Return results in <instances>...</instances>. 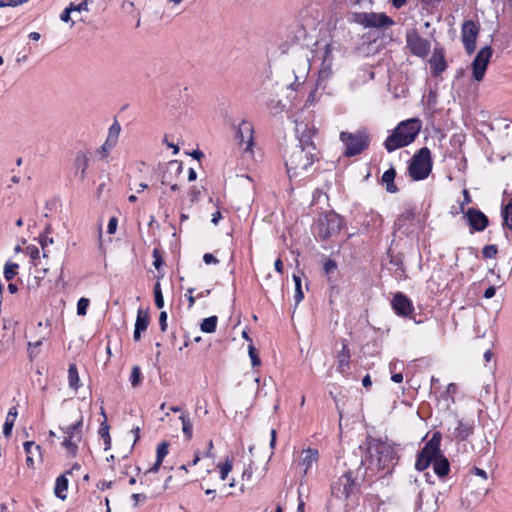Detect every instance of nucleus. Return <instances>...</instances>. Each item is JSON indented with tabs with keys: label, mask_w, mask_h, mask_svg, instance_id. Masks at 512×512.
Masks as SVG:
<instances>
[{
	"label": "nucleus",
	"mask_w": 512,
	"mask_h": 512,
	"mask_svg": "<svg viewBox=\"0 0 512 512\" xmlns=\"http://www.w3.org/2000/svg\"><path fill=\"white\" fill-rule=\"evenodd\" d=\"M392 308L396 315L412 319L416 324L421 323V320H416L414 316V305L412 301L402 292H396L391 301Z\"/></svg>",
	"instance_id": "9d476101"
},
{
	"label": "nucleus",
	"mask_w": 512,
	"mask_h": 512,
	"mask_svg": "<svg viewBox=\"0 0 512 512\" xmlns=\"http://www.w3.org/2000/svg\"><path fill=\"white\" fill-rule=\"evenodd\" d=\"M149 315L147 311H143L141 309L138 310L135 329L133 333V338L135 341H139L141 338V333L144 332L149 325Z\"/></svg>",
	"instance_id": "412c9836"
},
{
	"label": "nucleus",
	"mask_w": 512,
	"mask_h": 512,
	"mask_svg": "<svg viewBox=\"0 0 512 512\" xmlns=\"http://www.w3.org/2000/svg\"><path fill=\"white\" fill-rule=\"evenodd\" d=\"M68 489V479L65 474H62L56 478L54 494L57 498L65 500L67 498L66 491Z\"/></svg>",
	"instance_id": "bb28decb"
},
{
	"label": "nucleus",
	"mask_w": 512,
	"mask_h": 512,
	"mask_svg": "<svg viewBox=\"0 0 512 512\" xmlns=\"http://www.w3.org/2000/svg\"><path fill=\"white\" fill-rule=\"evenodd\" d=\"M183 171V164L177 160H171L165 164L161 171V183L163 185L171 184L177 179Z\"/></svg>",
	"instance_id": "2eb2a0df"
},
{
	"label": "nucleus",
	"mask_w": 512,
	"mask_h": 512,
	"mask_svg": "<svg viewBox=\"0 0 512 512\" xmlns=\"http://www.w3.org/2000/svg\"><path fill=\"white\" fill-rule=\"evenodd\" d=\"M332 50H333L332 44L329 43L325 46V52H324V56H323V60H322L323 64H327V63L332 64V60H333L332 55H331Z\"/></svg>",
	"instance_id": "6e6d98bb"
},
{
	"label": "nucleus",
	"mask_w": 512,
	"mask_h": 512,
	"mask_svg": "<svg viewBox=\"0 0 512 512\" xmlns=\"http://www.w3.org/2000/svg\"><path fill=\"white\" fill-rule=\"evenodd\" d=\"M152 257L154 259L153 261V265L154 267L159 270L163 264H164V260L162 258V255H161V252L159 251V249L155 248L152 252Z\"/></svg>",
	"instance_id": "8fccbe9b"
},
{
	"label": "nucleus",
	"mask_w": 512,
	"mask_h": 512,
	"mask_svg": "<svg viewBox=\"0 0 512 512\" xmlns=\"http://www.w3.org/2000/svg\"><path fill=\"white\" fill-rule=\"evenodd\" d=\"M154 292V300L155 305L158 309H162L164 307V298L161 290V285L159 282H156L153 288Z\"/></svg>",
	"instance_id": "ea45409f"
},
{
	"label": "nucleus",
	"mask_w": 512,
	"mask_h": 512,
	"mask_svg": "<svg viewBox=\"0 0 512 512\" xmlns=\"http://www.w3.org/2000/svg\"><path fill=\"white\" fill-rule=\"evenodd\" d=\"M433 168L431 151L427 147L419 149L411 158L408 166V174L414 181L426 179Z\"/></svg>",
	"instance_id": "423d86ee"
},
{
	"label": "nucleus",
	"mask_w": 512,
	"mask_h": 512,
	"mask_svg": "<svg viewBox=\"0 0 512 512\" xmlns=\"http://www.w3.org/2000/svg\"><path fill=\"white\" fill-rule=\"evenodd\" d=\"M497 253L498 247L495 244L486 245L482 249V255L485 259H492L497 255Z\"/></svg>",
	"instance_id": "a18cd8bd"
},
{
	"label": "nucleus",
	"mask_w": 512,
	"mask_h": 512,
	"mask_svg": "<svg viewBox=\"0 0 512 512\" xmlns=\"http://www.w3.org/2000/svg\"><path fill=\"white\" fill-rule=\"evenodd\" d=\"M17 415H18L17 407L16 406L11 407L6 415L5 423L3 426V434L5 437H9L11 435Z\"/></svg>",
	"instance_id": "c85d7f7f"
},
{
	"label": "nucleus",
	"mask_w": 512,
	"mask_h": 512,
	"mask_svg": "<svg viewBox=\"0 0 512 512\" xmlns=\"http://www.w3.org/2000/svg\"><path fill=\"white\" fill-rule=\"evenodd\" d=\"M369 466L362 473V478L372 477L377 472L391 473L397 462V451L394 444L379 438L368 440Z\"/></svg>",
	"instance_id": "f257e3e1"
},
{
	"label": "nucleus",
	"mask_w": 512,
	"mask_h": 512,
	"mask_svg": "<svg viewBox=\"0 0 512 512\" xmlns=\"http://www.w3.org/2000/svg\"><path fill=\"white\" fill-rule=\"evenodd\" d=\"M433 470L440 478L448 475L450 471V464L448 459L440 452L432 461Z\"/></svg>",
	"instance_id": "5701e85b"
},
{
	"label": "nucleus",
	"mask_w": 512,
	"mask_h": 512,
	"mask_svg": "<svg viewBox=\"0 0 512 512\" xmlns=\"http://www.w3.org/2000/svg\"><path fill=\"white\" fill-rule=\"evenodd\" d=\"M345 149L343 154L346 157H353L368 149L371 136L366 129H359L356 132L342 131L339 136Z\"/></svg>",
	"instance_id": "39448f33"
},
{
	"label": "nucleus",
	"mask_w": 512,
	"mask_h": 512,
	"mask_svg": "<svg viewBox=\"0 0 512 512\" xmlns=\"http://www.w3.org/2000/svg\"><path fill=\"white\" fill-rule=\"evenodd\" d=\"M343 226L344 222L341 216L335 212H328L318 218L315 230L320 239L326 240L339 233Z\"/></svg>",
	"instance_id": "0eeeda50"
},
{
	"label": "nucleus",
	"mask_w": 512,
	"mask_h": 512,
	"mask_svg": "<svg viewBox=\"0 0 512 512\" xmlns=\"http://www.w3.org/2000/svg\"><path fill=\"white\" fill-rule=\"evenodd\" d=\"M79 442L80 441H77L76 438H72V436H66L64 438L62 445L66 448V450L72 457H75L78 451Z\"/></svg>",
	"instance_id": "72a5a7b5"
},
{
	"label": "nucleus",
	"mask_w": 512,
	"mask_h": 512,
	"mask_svg": "<svg viewBox=\"0 0 512 512\" xmlns=\"http://www.w3.org/2000/svg\"><path fill=\"white\" fill-rule=\"evenodd\" d=\"M353 21L364 27H369V13L367 12H359L353 13Z\"/></svg>",
	"instance_id": "c03bdc74"
},
{
	"label": "nucleus",
	"mask_w": 512,
	"mask_h": 512,
	"mask_svg": "<svg viewBox=\"0 0 512 512\" xmlns=\"http://www.w3.org/2000/svg\"><path fill=\"white\" fill-rule=\"evenodd\" d=\"M26 250L31 259L35 260L39 257L40 251L36 246H28Z\"/></svg>",
	"instance_id": "0e129e2a"
},
{
	"label": "nucleus",
	"mask_w": 512,
	"mask_h": 512,
	"mask_svg": "<svg viewBox=\"0 0 512 512\" xmlns=\"http://www.w3.org/2000/svg\"><path fill=\"white\" fill-rule=\"evenodd\" d=\"M218 467L220 468L221 480H225L233 468L232 460L227 458L225 460V462L222 464H219Z\"/></svg>",
	"instance_id": "79ce46f5"
},
{
	"label": "nucleus",
	"mask_w": 512,
	"mask_h": 512,
	"mask_svg": "<svg viewBox=\"0 0 512 512\" xmlns=\"http://www.w3.org/2000/svg\"><path fill=\"white\" fill-rule=\"evenodd\" d=\"M248 353L251 358L252 366H259L261 364V360L258 356L256 348L252 344L248 346Z\"/></svg>",
	"instance_id": "de8ad7c7"
},
{
	"label": "nucleus",
	"mask_w": 512,
	"mask_h": 512,
	"mask_svg": "<svg viewBox=\"0 0 512 512\" xmlns=\"http://www.w3.org/2000/svg\"><path fill=\"white\" fill-rule=\"evenodd\" d=\"M390 263L396 267V270H400L402 273H404L405 267L400 257L392 256L390 259Z\"/></svg>",
	"instance_id": "052dcab7"
},
{
	"label": "nucleus",
	"mask_w": 512,
	"mask_h": 512,
	"mask_svg": "<svg viewBox=\"0 0 512 512\" xmlns=\"http://www.w3.org/2000/svg\"><path fill=\"white\" fill-rule=\"evenodd\" d=\"M203 261L206 264H217L219 260L211 253H205L203 256Z\"/></svg>",
	"instance_id": "774afa93"
},
{
	"label": "nucleus",
	"mask_w": 512,
	"mask_h": 512,
	"mask_svg": "<svg viewBox=\"0 0 512 512\" xmlns=\"http://www.w3.org/2000/svg\"><path fill=\"white\" fill-rule=\"evenodd\" d=\"M318 160V151L315 145H295L286 152L285 166L287 173L290 178L301 176Z\"/></svg>",
	"instance_id": "7ed1b4c3"
},
{
	"label": "nucleus",
	"mask_w": 512,
	"mask_h": 512,
	"mask_svg": "<svg viewBox=\"0 0 512 512\" xmlns=\"http://www.w3.org/2000/svg\"><path fill=\"white\" fill-rule=\"evenodd\" d=\"M71 11L70 9L68 8V6L63 10V12L60 14V19L61 21L65 22V23H69L71 22V27L74 26L75 24V21L71 20Z\"/></svg>",
	"instance_id": "13d9d810"
},
{
	"label": "nucleus",
	"mask_w": 512,
	"mask_h": 512,
	"mask_svg": "<svg viewBox=\"0 0 512 512\" xmlns=\"http://www.w3.org/2000/svg\"><path fill=\"white\" fill-rule=\"evenodd\" d=\"M32 448L40 453L41 447L39 445H35L33 441H27L24 443V450L27 455H33Z\"/></svg>",
	"instance_id": "bf43d9fd"
},
{
	"label": "nucleus",
	"mask_w": 512,
	"mask_h": 512,
	"mask_svg": "<svg viewBox=\"0 0 512 512\" xmlns=\"http://www.w3.org/2000/svg\"><path fill=\"white\" fill-rule=\"evenodd\" d=\"M101 415L104 417V421L100 425L99 435L103 438L105 444L104 449L108 450L111 447L110 426L107 423V417L103 408H101Z\"/></svg>",
	"instance_id": "c756f323"
},
{
	"label": "nucleus",
	"mask_w": 512,
	"mask_h": 512,
	"mask_svg": "<svg viewBox=\"0 0 512 512\" xmlns=\"http://www.w3.org/2000/svg\"><path fill=\"white\" fill-rule=\"evenodd\" d=\"M369 27L381 28L386 26H392L394 21L384 13H369Z\"/></svg>",
	"instance_id": "393cba45"
},
{
	"label": "nucleus",
	"mask_w": 512,
	"mask_h": 512,
	"mask_svg": "<svg viewBox=\"0 0 512 512\" xmlns=\"http://www.w3.org/2000/svg\"><path fill=\"white\" fill-rule=\"evenodd\" d=\"M406 46L412 55L425 58L430 52L431 44L416 29H411L406 33Z\"/></svg>",
	"instance_id": "1a4fd4ad"
},
{
	"label": "nucleus",
	"mask_w": 512,
	"mask_h": 512,
	"mask_svg": "<svg viewBox=\"0 0 512 512\" xmlns=\"http://www.w3.org/2000/svg\"><path fill=\"white\" fill-rule=\"evenodd\" d=\"M295 131L299 140V146L315 145L313 137L317 133V129L313 125L303 121L297 122Z\"/></svg>",
	"instance_id": "dca6fc26"
},
{
	"label": "nucleus",
	"mask_w": 512,
	"mask_h": 512,
	"mask_svg": "<svg viewBox=\"0 0 512 512\" xmlns=\"http://www.w3.org/2000/svg\"><path fill=\"white\" fill-rule=\"evenodd\" d=\"M68 382H69V387L74 389V390H77L79 388V382H80V378H79V374H78V369H77V366L76 364H70L69 365V368H68Z\"/></svg>",
	"instance_id": "2f4dec72"
},
{
	"label": "nucleus",
	"mask_w": 512,
	"mask_h": 512,
	"mask_svg": "<svg viewBox=\"0 0 512 512\" xmlns=\"http://www.w3.org/2000/svg\"><path fill=\"white\" fill-rule=\"evenodd\" d=\"M472 198L467 189L463 190V201L460 203V211L464 212V206L471 203Z\"/></svg>",
	"instance_id": "680f3d73"
},
{
	"label": "nucleus",
	"mask_w": 512,
	"mask_h": 512,
	"mask_svg": "<svg viewBox=\"0 0 512 512\" xmlns=\"http://www.w3.org/2000/svg\"><path fill=\"white\" fill-rule=\"evenodd\" d=\"M115 145V139L111 140V137H107L106 141L99 149V153L101 154L102 158H106Z\"/></svg>",
	"instance_id": "a19ab883"
},
{
	"label": "nucleus",
	"mask_w": 512,
	"mask_h": 512,
	"mask_svg": "<svg viewBox=\"0 0 512 512\" xmlns=\"http://www.w3.org/2000/svg\"><path fill=\"white\" fill-rule=\"evenodd\" d=\"M332 74V64H323L321 65V69L319 71V78L321 80L327 79Z\"/></svg>",
	"instance_id": "603ef678"
},
{
	"label": "nucleus",
	"mask_w": 512,
	"mask_h": 512,
	"mask_svg": "<svg viewBox=\"0 0 512 512\" xmlns=\"http://www.w3.org/2000/svg\"><path fill=\"white\" fill-rule=\"evenodd\" d=\"M19 265L11 261H7L4 266V278L11 281L18 274Z\"/></svg>",
	"instance_id": "c9c22d12"
},
{
	"label": "nucleus",
	"mask_w": 512,
	"mask_h": 512,
	"mask_svg": "<svg viewBox=\"0 0 512 512\" xmlns=\"http://www.w3.org/2000/svg\"><path fill=\"white\" fill-rule=\"evenodd\" d=\"M159 325L162 332L167 330V313L162 311L159 315Z\"/></svg>",
	"instance_id": "e2e57ef3"
},
{
	"label": "nucleus",
	"mask_w": 512,
	"mask_h": 512,
	"mask_svg": "<svg viewBox=\"0 0 512 512\" xmlns=\"http://www.w3.org/2000/svg\"><path fill=\"white\" fill-rule=\"evenodd\" d=\"M438 510L437 496L434 493H418L415 512H436Z\"/></svg>",
	"instance_id": "f3484780"
},
{
	"label": "nucleus",
	"mask_w": 512,
	"mask_h": 512,
	"mask_svg": "<svg viewBox=\"0 0 512 512\" xmlns=\"http://www.w3.org/2000/svg\"><path fill=\"white\" fill-rule=\"evenodd\" d=\"M395 177L396 170L393 166L382 174L381 182L385 185L386 191L389 193H397L399 191L398 187L394 183Z\"/></svg>",
	"instance_id": "a878e982"
},
{
	"label": "nucleus",
	"mask_w": 512,
	"mask_h": 512,
	"mask_svg": "<svg viewBox=\"0 0 512 512\" xmlns=\"http://www.w3.org/2000/svg\"><path fill=\"white\" fill-rule=\"evenodd\" d=\"M89 303H90L89 299L84 298V297H82V298H80L78 300V303H77V314L79 316L86 315Z\"/></svg>",
	"instance_id": "49530a36"
},
{
	"label": "nucleus",
	"mask_w": 512,
	"mask_h": 512,
	"mask_svg": "<svg viewBox=\"0 0 512 512\" xmlns=\"http://www.w3.org/2000/svg\"><path fill=\"white\" fill-rule=\"evenodd\" d=\"M440 444L441 434L435 432L417 455L415 468L418 471H424L429 467L433 459L440 453Z\"/></svg>",
	"instance_id": "6e6552de"
},
{
	"label": "nucleus",
	"mask_w": 512,
	"mask_h": 512,
	"mask_svg": "<svg viewBox=\"0 0 512 512\" xmlns=\"http://www.w3.org/2000/svg\"><path fill=\"white\" fill-rule=\"evenodd\" d=\"M130 383L132 387H137L142 382V372L139 366L134 365L131 370V374L129 377Z\"/></svg>",
	"instance_id": "58836bf2"
},
{
	"label": "nucleus",
	"mask_w": 512,
	"mask_h": 512,
	"mask_svg": "<svg viewBox=\"0 0 512 512\" xmlns=\"http://www.w3.org/2000/svg\"><path fill=\"white\" fill-rule=\"evenodd\" d=\"M350 350L348 348V345L346 341L342 342V349L339 351L337 355V370L344 374L349 369V363H350Z\"/></svg>",
	"instance_id": "4be33fe9"
},
{
	"label": "nucleus",
	"mask_w": 512,
	"mask_h": 512,
	"mask_svg": "<svg viewBox=\"0 0 512 512\" xmlns=\"http://www.w3.org/2000/svg\"><path fill=\"white\" fill-rule=\"evenodd\" d=\"M457 392V385L455 383H450L446 387L445 394L447 397L453 399L454 394Z\"/></svg>",
	"instance_id": "338daca9"
},
{
	"label": "nucleus",
	"mask_w": 512,
	"mask_h": 512,
	"mask_svg": "<svg viewBox=\"0 0 512 512\" xmlns=\"http://www.w3.org/2000/svg\"><path fill=\"white\" fill-rule=\"evenodd\" d=\"M252 474H253V471H252V468L251 466H249L248 468H246L243 473H242V483H241V486H240V490L241 492H244L245 491V481H249L252 477Z\"/></svg>",
	"instance_id": "5fc2aeb1"
},
{
	"label": "nucleus",
	"mask_w": 512,
	"mask_h": 512,
	"mask_svg": "<svg viewBox=\"0 0 512 512\" xmlns=\"http://www.w3.org/2000/svg\"><path fill=\"white\" fill-rule=\"evenodd\" d=\"M470 228V233L482 232L489 225L488 217L477 208H469L464 215Z\"/></svg>",
	"instance_id": "ddd939ff"
},
{
	"label": "nucleus",
	"mask_w": 512,
	"mask_h": 512,
	"mask_svg": "<svg viewBox=\"0 0 512 512\" xmlns=\"http://www.w3.org/2000/svg\"><path fill=\"white\" fill-rule=\"evenodd\" d=\"M89 166V158L85 152L79 151L74 159L75 174L79 176V179L83 181L87 175V169Z\"/></svg>",
	"instance_id": "aec40b11"
},
{
	"label": "nucleus",
	"mask_w": 512,
	"mask_h": 512,
	"mask_svg": "<svg viewBox=\"0 0 512 512\" xmlns=\"http://www.w3.org/2000/svg\"><path fill=\"white\" fill-rule=\"evenodd\" d=\"M503 225L512 230V197L503 210Z\"/></svg>",
	"instance_id": "e433bc0d"
},
{
	"label": "nucleus",
	"mask_w": 512,
	"mask_h": 512,
	"mask_svg": "<svg viewBox=\"0 0 512 512\" xmlns=\"http://www.w3.org/2000/svg\"><path fill=\"white\" fill-rule=\"evenodd\" d=\"M68 8L71 12L88 11V0H82V2L79 4L70 3Z\"/></svg>",
	"instance_id": "09e8293b"
},
{
	"label": "nucleus",
	"mask_w": 512,
	"mask_h": 512,
	"mask_svg": "<svg viewBox=\"0 0 512 512\" xmlns=\"http://www.w3.org/2000/svg\"><path fill=\"white\" fill-rule=\"evenodd\" d=\"M337 269V263L335 260L328 258L323 264V270L325 274L328 276L330 273L334 272Z\"/></svg>",
	"instance_id": "3c124183"
},
{
	"label": "nucleus",
	"mask_w": 512,
	"mask_h": 512,
	"mask_svg": "<svg viewBox=\"0 0 512 512\" xmlns=\"http://www.w3.org/2000/svg\"><path fill=\"white\" fill-rule=\"evenodd\" d=\"M292 277H293V281L295 284V294H294L295 303L299 304L304 298V294L302 291L301 276L299 274H293Z\"/></svg>",
	"instance_id": "f704fd0d"
},
{
	"label": "nucleus",
	"mask_w": 512,
	"mask_h": 512,
	"mask_svg": "<svg viewBox=\"0 0 512 512\" xmlns=\"http://www.w3.org/2000/svg\"><path fill=\"white\" fill-rule=\"evenodd\" d=\"M361 465L356 470H347L331 484V493L334 497L349 502H356L361 494L362 478Z\"/></svg>",
	"instance_id": "20e7f679"
},
{
	"label": "nucleus",
	"mask_w": 512,
	"mask_h": 512,
	"mask_svg": "<svg viewBox=\"0 0 512 512\" xmlns=\"http://www.w3.org/2000/svg\"><path fill=\"white\" fill-rule=\"evenodd\" d=\"M416 217V209L414 207L406 208L395 220L398 228L403 227L406 223L412 222Z\"/></svg>",
	"instance_id": "7c9ffc66"
},
{
	"label": "nucleus",
	"mask_w": 512,
	"mask_h": 512,
	"mask_svg": "<svg viewBox=\"0 0 512 512\" xmlns=\"http://www.w3.org/2000/svg\"><path fill=\"white\" fill-rule=\"evenodd\" d=\"M474 428L475 425L473 420H458L453 436L459 441H465L474 433Z\"/></svg>",
	"instance_id": "6ab92c4d"
},
{
	"label": "nucleus",
	"mask_w": 512,
	"mask_h": 512,
	"mask_svg": "<svg viewBox=\"0 0 512 512\" xmlns=\"http://www.w3.org/2000/svg\"><path fill=\"white\" fill-rule=\"evenodd\" d=\"M421 128L422 122L419 118H410L399 122L383 142L384 148L388 153H392L412 144Z\"/></svg>",
	"instance_id": "f03ea898"
},
{
	"label": "nucleus",
	"mask_w": 512,
	"mask_h": 512,
	"mask_svg": "<svg viewBox=\"0 0 512 512\" xmlns=\"http://www.w3.org/2000/svg\"><path fill=\"white\" fill-rule=\"evenodd\" d=\"M117 223H118V220L116 217L110 218V220L108 222V226H107V230H108L109 234L115 233L116 228H117Z\"/></svg>",
	"instance_id": "69168bd1"
},
{
	"label": "nucleus",
	"mask_w": 512,
	"mask_h": 512,
	"mask_svg": "<svg viewBox=\"0 0 512 512\" xmlns=\"http://www.w3.org/2000/svg\"><path fill=\"white\" fill-rule=\"evenodd\" d=\"M493 50L490 45H486L479 50L472 62V74L476 81H482L490 58L492 57Z\"/></svg>",
	"instance_id": "9b49d317"
},
{
	"label": "nucleus",
	"mask_w": 512,
	"mask_h": 512,
	"mask_svg": "<svg viewBox=\"0 0 512 512\" xmlns=\"http://www.w3.org/2000/svg\"><path fill=\"white\" fill-rule=\"evenodd\" d=\"M302 454L303 457L299 462V465L304 467V473L306 474L307 471L312 467V465L317 462L319 458V452L317 449L308 448L304 450Z\"/></svg>",
	"instance_id": "b1692460"
},
{
	"label": "nucleus",
	"mask_w": 512,
	"mask_h": 512,
	"mask_svg": "<svg viewBox=\"0 0 512 512\" xmlns=\"http://www.w3.org/2000/svg\"><path fill=\"white\" fill-rule=\"evenodd\" d=\"M29 0H0V8L4 7H16L27 3Z\"/></svg>",
	"instance_id": "864d4df0"
},
{
	"label": "nucleus",
	"mask_w": 512,
	"mask_h": 512,
	"mask_svg": "<svg viewBox=\"0 0 512 512\" xmlns=\"http://www.w3.org/2000/svg\"><path fill=\"white\" fill-rule=\"evenodd\" d=\"M179 419L182 422V431H183L184 436L188 440H190L193 436V425H192L190 419L183 414L179 417Z\"/></svg>",
	"instance_id": "4c0bfd02"
},
{
	"label": "nucleus",
	"mask_w": 512,
	"mask_h": 512,
	"mask_svg": "<svg viewBox=\"0 0 512 512\" xmlns=\"http://www.w3.org/2000/svg\"><path fill=\"white\" fill-rule=\"evenodd\" d=\"M217 322L218 318L215 315L205 318L200 324V329L204 333H213L216 331Z\"/></svg>",
	"instance_id": "473e14b6"
},
{
	"label": "nucleus",
	"mask_w": 512,
	"mask_h": 512,
	"mask_svg": "<svg viewBox=\"0 0 512 512\" xmlns=\"http://www.w3.org/2000/svg\"><path fill=\"white\" fill-rule=\"evenodd\" d=\"M83 426V417L81 416L79 420H77L74 424L68 425L64 428H61L63 433L66 436H72V438H76L77 441H81L82 432L81 428Z\"/></svg>",
	"instance_id": "cd10ccee"
},
{
	"label": "nucleus",
	"mask_w": 512,
	"mask_h": 512,
	"mask_svg": "<svg viewBox=\"0 0 512 512\" xmlns=\"http://www.w3.org/2000/svg\"><path fill=\"white\" fill-rule=\"evenodd\" d=\"M432 75L439 77L447 68L445 60V50L442 47H436L433 51L432 57L429 60Z\"/></svg>",
	"instance_id": "a211bd4d"
},
{
	"label": "nucleus",
	"mask_w": 512,
	"mask_h": 512,
	"mask_svg": "<svg viewBox=\"0 0 512 512\" xmlns=\"http://www.w3.org/2000/svg\"><path fill=\"white\" fill-rule=\"evenodd\" d=\"M120 130H121L120 125L117 122H115L114 124L111 125V127L109 129L108 137H111V140L115 139V141L117 142Z\"/></svg>",
	"instance_id": "4d7b16f0"
},
{
	"label": "nucleus",
	"mask_w": 512,
	"mask_h": 512,
	"mask_svg": "<svg viewBox=\"0 0 512 512\" xmlns=\"http://www.w3.org/2000/svg\"><path fill=\"white\" fill-rule=\"evenodd\" d=\"M479 34V25L472 21H464L461 28V38L466 52L470 55L476 49V40Z\"/></svg>",
	"instance_id": "f8f14e48"
},
{
	"label": "nucleus",
	"mask_w": 512,
	"mask_h": 512,
	"mask_svg": "<svg viewBox=\"0 0 512 512\" xmlns=\"http://www.w3.org/2000/svg\"><path fill=\"white\" fill-rule=\"evenodd\" d=\"M253 133V126L250 122L243 120L238 125L235 137L238 140V144L240 146L245 145V147L243 148L244 151L251 150V147L253 146L254 143Z\"/></svg>",
	"instance_id": "4468645a"
},
{
	"label": "nucleus",
	"mask_w": 512,
	"mask_h": 512,
	"mask_svg": "<svg viewBox=\"0 0 512 512\" xmlns=\"http://www.w3.org/2000/svg\"><path fill=\"white\" fill-rule=\"evenodd\" d=\"M168 448H169L168 442L163 441V442L159 443L157 446L156 460H158L159 462H163L164 458L168 454Z\"/></svg>",
	"instance_id": "37998d69"
}]
</instances>
